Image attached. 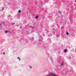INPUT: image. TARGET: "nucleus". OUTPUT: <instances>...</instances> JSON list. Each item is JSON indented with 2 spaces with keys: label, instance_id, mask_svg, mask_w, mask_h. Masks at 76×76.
Here are the masks:
<instances>
[{
  "label": "nucleus",
  "instance_id": "f257e3e1",
  "mask_svg": "<svg viewBox=\"0 0 76 76\" xmlns=\"http://www.w3.org/2000/svg\"><path fill=\"white\" fill-rule=\"evenodd\" d=\"M48 76H57V75L54 74L53 73L49 74V75Z\"/></svg>",
  "mask_w": 76,
  "mask_h": 76
},
{
  "label": "nucleus",
  "instance_id": "f03ea898",
  "mask_svg": "<svg viewBox=\"0 0 76 76\" xmlns=\"http://www.w3.org/2000/svg\"><path fill=\"white\" fill-rule=\"evenodd\" d=\"M50 60L52 63H53V62L54 61H53V59H50Z\"/></svg>",
  "mask_w": 76,
  "mask_h": 76
},
{
  "label": "nucleus",
  "instance_id": "7ed1b4c3",
  "mask_svg": "<svg viewBox=\"0 0 76 76\" xmlns=\"http://www.w3.org/2000/svg\"><path fill=\"white\" fill-rule=\"evenodd\" d=\"M8 32H9L8 31H5V34H7V33H8Z\"/></svg>",
  "mask_w": 76,
  "mask_h": 76
},
{
  "label": "nucleus",
  "instance_id": "20e7f679",
  "mask_svg": "<svg viewBox=\"0 0 76 76\" xmlns=\"http://www.w3.org/2000/svg\"><path fill=\"white\" fill-rule=\"evenodd\" d=\"M38 17H39L38 16V15L36 16L35 17L36 19H38Z\"/></svg>",
  "mask_w": 76,
  "mask_h": 76
},
{
  "label": "nucleus",
  "instance_id": "39448f33",
  "mask_svg": "<svg viewBox=\"0 0 76 76\" xmlns=\"http://www.w3.org/2000/svg\"><path fill=\"white\" fill-rule=\"evenodd\" d=\"M67 50L65 49V50H64V53H67Z\"/></svg>",
  "mask_w": 76,
  "mask_h": 76
},
{
  "label": "nucleus",
  "instance_id": "423d86ee",
  "mask_svg": "<svg viewBox=\"0 0 76 76\" xmlns=\"http://www.w3.org/2000/svg\"><path fill=\"white\" fill-rule=\"evenodd\" d=\"M20 12H21V10H19L18 11V13H20Z\"/></svg>",
  "mask_w": 76,
  "mask_h": 76
},
{
  "label": "nucleus",
  "instance_id": "0eeeda50",
  "mask_svg": "<svg viewBox=\"0 0 76 76\" xmlns=\"http://www.w3.org/2000/svg\"><path fill=\"white\" fill-rule=\"evenodd\" d=\"M29 69H32V66H30L29 67Z\"/></svg>",
  "mask_w": 76,
  "mask_h": 76
},
{
  "label": "nucleus",
  "instance_id": "6e6552de",
  "mask_svg": "<svg viewBox=\"0 0 76 76\" xmlns=\"http://www.w3.org/2000/svg\"><path fill=\"white\" fill-rule=\"evenodd\" d=\"M66 35H69V33L67 32H66Z\"/></svg>",
  "mask_w": 76,
  "mask_h": 76
},
{
  "label": "nucleus",
  "instance_id": "1a4fd4ad",
  "mask_svg": "<svg viewBox=\"0 0 76 76\" xmlns=\"http://www.w3.org/2000/svg\"><path fill=\"white\" fill-rule=\"evenodd\" d=\"M18 59L20 61V58L19 57H18Z\"/></svg>",
  "mask_w": 76,
  "mask_h": 76
},
{
  "label": "nucleus",
  "instance_id": "9d476101",
  "mask_svg": "<svg viewBox=\"0 0 76 76\" xmlns=\"http://www.w3.org/2000/svg\"><path fill=\"white\" fill-rule=\"evenodd\" d=\"M63 65V63L61 64V66H62Z\"/></svg>",
  "mask_w": 76,
  "mask_h": 76
},
{
  "label": "nucleus",
  "instance_id": "9b49d317",
  "mask_svg": "<svg viewBox=\"0 0 76 76\" xmlns=\"http://www.w3.org/2000/svg\"><path fill=\"white\" fill-rule=\"evenodd\" d=\"M31 28H33V29H34V27H30Z\"/></svg>",
  "mask_w": 76,
  "mask_h": 76
},
{
  "label": "nucleus",
  "instance_id": "f8f14e48",
  "mask_svg": "<svg viewBox=\"0 0 76 76\" xmlns=\"http://www.w3.org/2000/svg\"><path fill=\"white\" fill-rule=\"evenodd\" d=\"M1 24H0V27H1Z\"/></svg>",
  "mask_w": 76,
  "mask_h": 76
},
{
  "label": "nucleus",
  "instance_id": "ddd939ff",
  "mask_svg": "<svg viewBox=\"0 0 76 76\" xmlns=\"http://www.w3.org/2000/svg\"><path fill=\"white\" fill-rule=\"evenodd\" d=\"M14 24H15V23H13L12 24V25H14Z\"/></svg>",
  "mask_w": 76,
  "mask_h": 76
},
{
  "label": "nucleus",
  "instance_id": "4468645a",
  "mask_svg": "<svg viewBox=\"0 0 76 76\" xmlns=\"http://www.w3.org/2000/svg\"><path fill=\"white\" fill-rule=\"evenodd\" d=\"M59 13H61V12H59Z\"/></svg>",
  "mask_w": 76,
  "mask_h": 76
},
{
  "label": "nucleus",
  "instance_id": "2eb2a0df",
  "mask_svg": "<svg viewBox=\"0 0 76 76\" xmlns=\"http://www.w3.org/2000/svg\"><path fill=\"white\" fill-rule=\"evenodd\" d=\"M3 54H5V53H4Z\"/></svg>",
  "mask_w": 76,
  "mask_h": 76
},
{
  "label": "nucleus",
  "instance_id": "dca6fc26",
  "mask_svg": "<svg viewBox=\"0 0 76 76\" xmlns=\"http://www.w3.org/2000/svg\"><path fill=\"white\" fill-rule=\"evenodd\" d=\"M75 1V2H76V1Z\"/></svg>",
  "mask_w": 76,
  "mask_h": 76
},
{
  "label": "nucleus",
  "instance_id": "f3484780",
  "mask_svg": "<svg viewBox=\"0 0 76 76\" xmlns=\"http://www.w3.org/2000/svg\"><path fill=\"white\" fill-rule=\"evenodd\" d=\"M32 38V39H33V38H34L33 37V38Z\"/></svg>",
  "mask_w": 76,
  "mask_h": 76
}]
</instances>
